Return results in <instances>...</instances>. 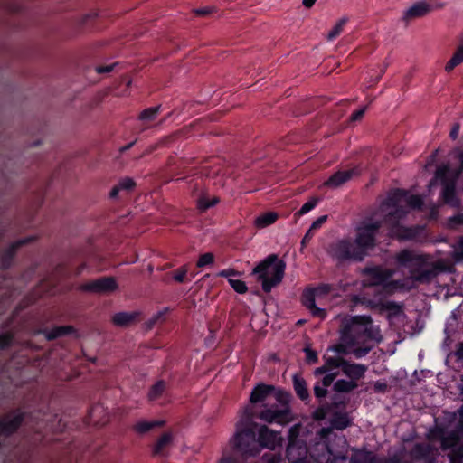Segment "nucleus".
Masks as SVG:
<instances>
[{"instance_id": "nucleus-1", "label": "nucleus", "mask_w": 463, "mask_h": 463, "mask_svg": "<svg viewBox=\"0 0 463 463\" xmlns=\"http://www.w3.org/2000/svg\"><path fill=\"white\" fill-rule=\"evenodd\" d=\"M340 340L355 345L352 354L356 359L366 356L376 345L383 341L379 326L374 325L370 315L348 316L339 326Z\"/></svg>"}, {"instance_id": "nucleus-2", "label": "nucleus", "mask_w": 463, "mask_h": 463, "mask_svg": "<svg viewBox=\"0 0 463 463\" xmlns=\"http://www.w3.org/2000/svg\"><path fill=\"white\" fill-rule=\"evenodd\" d=\"M269 398H274V403H263L262 409L255 418L269 423L287 425L294 420L290 402L292 394L283 389L277 388L272 384L263 383H258L251 391L250 395V402L257 404L264 402Z\"/></svg>"}, {"instance_id": "nucleus-3", "label": "nucleus", "mask_w": 463, "mask_h": 463, "mask_svg": "<svg viewBox=\"0 0 463 463\" xmlns=\"http://www.w3.org/2000/svg\"><path fill=\"white\" fill-rule=\"evenodd\" d=\"M254 419L253 410L245 408L241 419L236 423V432L230 441L233 452L245 458L260 454Z\"/></svg>"}, {"instance_id": "nucleus-4", "label": "nucleus", "mask_w": 463, "mask_h": 463, "mask_svg": "<svg viewBox=\"0 0 463 463\" xmlns=\"http://www.w3.org/2000/svg\"><path fill=\"white\" fill-rule=\"evenodd\" d=\"M400 267L409 269L410 277L420 284L430 283L438 274L436 269L427 268L429 258L410 250H402L395 257Z\"/></svg>"}, {"instance_id": "nucleus-5", "label": "nucleus", "mask_w": 463, "mask_h": 463, "mask_svg": "<svg viewBox=\"0 0 463 463\" xmlns=\"http://www.w3.org/2000/svg\"><path fill=\"white\" fill-rule=\"evenodd\" d=\"M285 269V261L279 260L276 254H270L253 269L252 274L261 282L263 291L269 293L281 282Z\"/></svg>"}, {"instance_id": "nucleus-6", "label": "nucleus", "mask_w": 463, "mask_h": 463, "mask_svg": "<svg viewBox=\"0 0 463 463\" xmlns=\"http://www.w3.org/2000/svg\"><path fill=\"white\" fill-rule=\"evenodd\" d=\"M404 196H406V192L397 189L387 198V204L394 208L393 211L387 214V221L398 223L399 221L405 216L406 212L402 207H399V203ZM393 232H395L396 236L401 240H412L417 235V232L414 228L405 227L399 224L394 225Z\"/></svg>"}, {"instance_id": "nucleus-7", "label": "nucleus", "mask_w": 463, "mask_h": 463, "mask_svg": "<svg viewBox=\"0 0 463 463\" xmlns=\"http://www.w3.org/2000/svg\"><path fill=\"white\" fill-rule=\"evenodd\" d=\"M458 173L451 175L450 167L448 165L439 166L435 173L436 178L440 181L442 202L452 208H458L461 205V201L457 194Z\"/></svg>"}, {"instance_id": "nucleus-8", "label": "nucleus", "mask_w": 463, "mask_h": 463, "mask_svg": "<svg viewBox=\"0 0 463 463\" xmlns=\"http://www.w3.org/2000/svg\"><path fill=\"white\" fill-rule=\"evenodd\" d=\"M382 227L379 221H364L357 228L356 237L353 242L356 250L362 252L363 260L368 255V251L376 246V235Z\"/></svg>"}, {"instance_id": "nucleus-9", "label": "nucleus", "mask_w": 463, "mask_h": 463, "mask_svg": "<svg viewBox=\"0 0 463 463\" xmlns=\"http://www.w3.org/2000/svg\"><path fill=\"white\" fill-rule=\"evenodd\" d=\"M328 254L338 265L364 260L362 252L356 250L354 243L350 238L332 242L328 248Z\"/></svg>"}, {"instance_id": "nucleus-10", "label": "nucleus", "mask_w": 463, "mask_h": 463, "mask_svg": "<svg viewBox=\"0 0 463 463\" xmlns=\"http://www.w3.org/2000/svg\"><path fill=\"white\" fill-rule=\"evenodd\" d=\"M458 412L460 418L453 430L449 431H446L444 428L437 430V435L440 439V448L443 451H447L449 448L456 445L463 449V406Z\"/></svg>"}, {"instance_id": "nucleus-11", "label": "nucleus", "mask_w": 463, "mask_h": 463, "mask_svg": "<svg viewBox=\"0 0 463 463\" xmlns=\"http://www.w3.org/2000/svg\"><path fill=\"white\" fill-rule=\"evenodd\" d=\"M363 277L365 278V283L369 286H383L384 288L391 285L389 282L393 276V271L389 269H383L382 266H366L362 270ZM393 284V282H392Z\"/></svg>"}, {"instance_id": "nucleus-12", "label": "nucleus", "mask_w": 463, "mask_h": 463, "mask_svg": "<svg viewBox=\"0 0 463 463\" xmlns=\"http://www.w3.org/2000/svg\"><path fill=\"white\" fill-rule=\"evenodd\" d=\"M260 449L262 448L275 450L278 448H282L283 438L279 432L271 430L267 426L263 425L260 428L257 436Z\"/></svg>"}, {"instance_id": "nucleus-13", "label": "nucleus", "mask_w": 463, "mask_h": 463, "mask_svg": "<svg viewBox=\"0 0 463 463\" xmlns=\"http://www.w3.org/2000/svg\"><path fill=\"white\" fill-rule=\"evenodd\" d=\"M80 288L86 292L110 293L118 288V284L112 277H101L80 285Z\"/></svg>"}, {"instance_id": "nucleus-14", "label": "nucleus", "mask_w": 463, "mask_h": 463, "mask_svg": "<svg viewBox=\"0 0 463 463\" xmlns=\"http://www.w3.org/2000/svg\"><path fill=\"white\" fill-rule=\"evenodd\" d=\"M35 240V237L29 236L12 242L0 255V269L7 270L11 268L17 250Z\"/></svg>"}, {"instance_id": "nucleus-15", "label": "nucleus", "mask_w": 463, "mask_h": 463, "mask_svg": "<svg viewBox=\"0 0 463 463\" xmlns=\"http://www.w3.org/2000/svg\"><path fill=\"white\" fill-rule=\"evenodd\" d=\"M308 449L305 441L288 444L286 449V458L289 463H310L308 458Z\"/></svg>"}, {"instance_id": "nucleus-16", "label": "nucleus", "mask_w": 463, "mask_h": 463, "mask_svg": "<svg viewBox=\"0 0 463 463\" xmlns=\"http://www.w3.org/2000/svg\"><path fill=\"white\" fill-rule=\"evenodd\" d=\"M361 173L362 167L359 165H356L351 169L337 171L325 182V185L332 188H336L349 181L354 176L360 175Z\"/></svg>"}, {"instance_id": "nucleus-17", "label": "nucleus", "mask_w": 463, "mask_h": 463, "mask_svg": "<svg viewBox=\"0 0 463 463\" xmlns=\"http://www.w3.org/2000/svg\"><path fill=\"white\" fill-rule=\"evenodd\" d=\"M316 298L317 295L315 293V290H313L312 288H306L301 296L302 305L309 310L313 317H318L320 319H325L327 313L326 309L317 307Z\"/></svg>"}, {"instance_id": "nucleus-18", "label": "nucleus", "mask_w": 463, "mask_h": 463, "mask_svg": "<svg viewBox=\"0 0 463 463\" xmlns=\"http://www.w3.org/2000/svg\"><path fill=\"white\" fill-rule=\"evenodd\" d=\"M432 5L425 1L414 3L406 9L402 14V21L409 23L411 20L423 17L432 11Z\"/></svg>"}, {"instance_id": "nucleus-19", "label": "nucleus", "mask_w": 463, "mask_h": 463, "mask_svg": "<svg viewBox=\"0 0 463 463\" xmlns=\"http://www.w3.org/2000/svg\"><path fill=\"white\" fill-rule=\"evenodd\" d=\"M325 363L322 366L317 367L314 371L315 376H320L326 373H334L333 371L338 368L343 369L344 363L345 361V358L340 356L335 357H326L324 356Z\"/></svg>"}, {"instance_id": "nucleus-20", "label": "nucleus", "mask_w": 463, "mask_h": 463, "mask_svg": "<svg viewBox=\"0 0 463 463\" xmlns=\"http://www.w3.org/2000/svg\"><path fill=\"white\" fill-rule=\"evenodd\" d=\"M367 371V366L361 364L350 363L345 361L342 372L351 379V381H358L364 376Z\"/></svg>"}, {"instance_id": "nucleus-21", "label": "nucleus", "mask_w": 463, "mask_h": 463, "mask_svg": "<svg viewBox=\"0 0 463 463\" xmlns=\"http://www.w3.org/2000/svg\"><path fill=\"white\" fill-rule=\"evenodd\" d=\"M292 383L297 396L299 400L307 404L310 402L311 397L306 380L301 375L294 374Z\"/></svg>"}, {"instance_id": "nucleus-22", "label": "nucleus", "mask_w": 463, "mask_h": 463, "mask_svg": "<svg viewBox=\"0 0 463 463\" xmlns=\"http://www.w3.org/2000/svg\"><path fill=\"white\" fill-rule=\"evenodd\" d=\"M432 452V448L428 443H416L410 451L411 458L415 461L427 460Z\"/></svg>"}, {"instance_id": "nucleus-23", "label": "nucleus", "mask_w": 463, "mask_h": 463, "mask_svg": "<svg viewBox=\"0 0 463 463\" xmlns=\"http://www.w3.org/2000/svg\"><path fill=\"white\" fill-rule=\"evenodd\" d=\"M352 424V420L346 412L335 411L330 419V427L333 430H343Z\"/></svg>"}, {"instance_id": "nucleus-24", "label": "nucleus", "mask_w": 463, "mask_h": 463, "mask_svg": "<svg viewBox=\"0 0 463 463\" xmlns=\"http://www.w3.org/2000/svg\"><path fill=\"white\" fill-rule=\"evenodd\" d=\"M174 441V436L172 432L166 431L161 435V437L155 443L152 454L153 456H165V449L169 447Z\"/></svg>"}, {"instance_id": "nucleus-25", "label": "nucleus", "mask_w": 463, "mask_h": 463, "mask_svg": "<svg viewBox=\"0 0 463 463\" xmlns=\"http://www.w3.org/2000/svg\"><path fill=\"white\" fill-rule=\"evenodd\" d=\"M340 406L345 407V402L336 401H334L330 403L321 402L319 403V406L315 410L313 417L317 420H323L326 417L328 412H330L334 409H338Z\"/></svg>"}, {"instance_id": "nucleus-26", "label": "nucleus", "mask_w": 463, "mask_h": 463, "mask_svg": "<svg viewBox=\"0 0 463 463\" xmlns=\"http://www.w3.org/2000/svg\"><path fill=\"white\" fill-rule=\"evenodd\" d=\"M138 316V312H118L112 317V323L117 326L127 327L134 323Z\"/></svg>"}, {"instance_id": "nucleus-27", "label": "nucleus", "mask_w": 463, "mask_h": 463, "mask_svg": "<svg viewBox=\"0 0 463 463\" xmlns=\"http://www.w3.org/2000/svg\"><path fill=\"white\" fill-rule=\"evenodd\" d=\"M74 332L75 328L72 326H54L52 329H44L43 333L47 340L52 341Z\"/></svg>"}, {"instance_id": "nucleus-28", "label": "nucleus", "mask_w": 463, "mask_h": 463, "mask_svg": "<svg viewBox=\"0 0 463 463\" xmlns=\"http://www.w3.org/2000/svg\"><path fill=\"white\" fill-rule=\"evenodd\" d=\"M136 186L135 181L130 177H125L121 179L118 184H116L109 192V197L116 199L120 192H126L127 194L131 192Z\"/></svg>"}, {"instance_id": "nucleus-29", "label": "nucleus", "mask_w": 463, "mask_h": 463, "mask_svg": "<svg viewBox=\"0 0 463 463\" xmlns=\"http://www.w3.org/2000/svg\"><path fill=\"white\" fill-rule=\"evenodd\" d=\"M165 425L163 420H156L152 421L139 420L133 426V430L140 435L146 434L154 428H161Z\"/></svg>"}, {"instance_id": "nucleus-30", "label": "nucleus", "mask_w": 463, "mask_h": 463, "mask_svg": "<svg viewBox=\"0 0 463 463\" xmlns=\"http://www.w3.org/2000/svg\"><path fill=\"white\" fill-rule=\"evenodd\" d=\"M161 105L150 107L142 110L138 116V119L143 124H148L156 120L158 114L161 112Z\"/></svg>"}, {"instance_id": "nucleus-31", "label": "nucleus", "mask_w": 463, "mask_h": 463, "mask_svg": "<svg viewBox=\"0 0 463 463\" xmlns=\"http://www.w3.org/2000/svg\"><path fill=\"white\" fill-rule=\"evenodd\" d=\"M463 62V40L458 46L456 52L445 65L447 72L452 71L458 65Z\"/></svg>"}, {"instance_id": "nucleus-32", "label": "nucleus", "mask_w": 463, "mask_h": 463, "mask_svg": "<svg viewBox=\"0 0 463 463\" xmlns=\"http://www.w3.org/2000/svg\"><path fill=\"white\" fill-rule=\"evenodd\" d=\"M188 271H189L188 266L187 265H183L180 268H178V269L169 272L167 274V276H171V278L175 282L185 283V282L191 281L192 279L194 277V275L193 274L191 276V278H188V276H187Z\"/></svg>"}, {"instance_id": "nucleus-33", "label": "nucleus", "mask_w": 463, "mask_h": 463, "mask_svg": "<svg viewBox=\"0 0 463 463\" xmlns=\"http://www.w3.org/2000/svg\"><path fill=\"white\" fill-rule=\"evenodd\" d=\"M377 462V458L375 456L372 454L371 451L362 450L356 451L350 458V463H373Z\"/></svg>"}, {"instance_id": "nucleus-34", "label": "nucleus", "mask_w": 463, "mask_h": 463, "mask_svg": "<svg viewBox=\"0 0 463 463\" xmlns=\"http://www.w3.org/2000/svg\"><path fill=\"white\" fill-rule=\"evenodd\" d=\"M166 383L164 380H159L153 384L147 393V398L149 401H156L159 397L162 396L164 392L165 391Z\"/></svg>"}, {"instance_id": "nucleus-35", "label": "nucleus", "mask_w": 463, "mask_h": 463, "mask_svg": "<svg viewBox=\"0 0 463 463\" xmlns=\"http://www.w3.org/2000/svg\"><path fill=\"white\" fill-rule=\"evenodd\" d=\"M357 387V383L354 381H347L340 379L335 382L334 390L336 392H350Z\"/></svg>"}, {"instance_id": "nucleus-36", "label": "nucleus", "mask_w": 463, "mask_h": 463, "mask_svg": "<svg viewBox=\"0 0 463 463\" xmlns=\"http://www.w3.org/2000/svg\"><path fill=\"white\" fill-rule=\"evenodd\" d=\"M278 219V214L274 212L265 213L257 217L255 223L259 228H265L274 223Z\"/></svg>"}, {"instance_id": "nucleus-37", "label": "nucleus", "mask_w": 463, "mask_h": 463, "mask_svg": "<svg viewBox=\"0 0 463 463\" xmlns=\"http://www.w3.org/2000/svg\"><path fill=\"white\" fill-rule=\"evenodd\" d=\"M448 458L449 463H463V449L458 445L449 448Z\"/></svg>"}, {"instance_id": "nucleus-38", "label": "nucleus", "mask_w": 463, "mask_h": 463, "mask_svg": "<svg viewBox=\"0 0 463 463\" xmlns=\"http://www.w3.org/2000/svg\"><path fill=\"white\" fill-rule=\"evenodd\" d=\"M218 203H219V198L218 197H213L212 199H210V198H208L205 195H202L197 200V207H198V209L201 212H205L209 208H211V207L214 206L215 204H217Z\"/></svg>"}, {"instance_id": "nucleus-39", "label": "nucleus", "mask_w": 463, "mask_h": 463, "mask_svg": "<svg viewBox=\"0 0 463 463\" xmlns=\"http://www.w3.org/2000/svg\"><path fill=\"white\" fill-rule=\"evenodd\" d=\"M447 226L450 230H458L460 226H463V212H459L449 217Z\"/></svg>"}, {"instance_id": "nucleus-40", "label": "nucleus", "mask_w": 463, "mask_h": 463, "mask_svg": "<svg viewBox=\"0 0 463 463\" xmlns=\"http://www.w3.org/2000/svg\"><path fill=\"white\" fill-rule=\"evenodd\" d=\"M350 348H355V345H351L345 341H341L337 345H333L330 349H332L334 352L339 354H352V350Z\"/></svg>"}, {"instance_id": "nucleus-41", "label": "nucleus", "mask_w": 463, "mask_h": 463, "mask_svg": "<svg viewBox=\"0 0 463 463\" xmlns=\"http://www.w3.org/2000/svg\"><path fill=\"white\" fill-rule=\"evenodd\" d=\"M346 21L347 20L345 18H342L336 23V24L332 28V30L327 34V39L329 41H333L341 33L345 24H346Z\"/></svg>"}, {"instance_id": "nucleus-42", "label": "nucleus", "mask_w": 463, "mask_h": 463, "mask_svg": "<svg viewBox=\"0 0 463 463\" xmlns=\"http://www.w3.org/2000/svg\"><path fill=\"white\" fill-rule=\"evenodd\" d=\"M317 198H311L301 206V208L296 213V215L302 216L307 214L317 206Z\"/></svg>"}, {"instance_id": "nucleus-43", "label": "nucleus", "mask_w": 463, "mask_h": 463, "mask_svg": "<svg viewBox=\"0 0 463 463\" xmlns=\"http://www.w3.org/2000/svg\"><path fill=\"white\" fill-rule=\"evenodd\" d=\"M214 262V255L212 252H206L200 255L196 266L198 268H204L206 266L212 265Z\"/></svg>"}, {"instance_id": "nucleus-44", "label": "nucleus", "mask_w": 463, "mask_h": 463, "mask_svg": "<svg viewBox=\"0 0 463 463\" xmlns=\"http://www.w3.org/2000/svg\"><path fill=\"white\" fill-rule=\"evenodd\" d=\"M407 205L412 209H421L423 206V200L420 195L411 194L409 196H405Z\"/></svg>"}, {"instance_id": "nucleus-45", "label": "nucleus", "mask_w": 463, "mask_h": 463, "mask_svg": "<svg viewBox=\"0 0 463 463\" xmlns=\"http://www.w3.org/2000/svg\"><path fill=\"white\" fill-rule=\"evenodd\" d=\"M314 395L316 399L318 401V403L324 402L323 399L326 397L328 394L327 388L320 385V382H317L314 385Z\"/></svg>"}, {"instance_id": "nucleus-46", "label": "nucleus", "mask_w": 463, "mask_h": 463, "mask_svg": "<svg viewBox=\"0 0 463 463\" xmlns=\"http://www.w3.org/2000/svg\"><path fill=\"white\" fill-rule=\"evenodd\" d=\"M229 284L231 287L239 294H244L248 291V287L246 283L240 279H229Z\"/></svg>"}, {"instance_id": "nucleus-47", "label": "nucleus", "mask_w": 463, "mask_h": 463, "mask_svg": "<svg viewBox=\"0 0 463 463\" xmlns=\"http://www.w3.org/2000/svg\"><path fill=\"white\" fill-rule=\"evenodd\" d=\"M311 288L315 290L317 297H324L334 290V286L331 284L321 283L317 287Z\"/></svg>"}, {"instance_id": "nucleus-48", "label": "nucleus", "mask_w": 463, "mask_h": 463, "mask_svg": "<svg viewBox=\"0 0 463 463\" xmlns=\"http://www.w3.org/2000/svg\"><path fill=\"white\" fill-rule=\"evenodd\" d=\"M14 341V335L11 333L0 335V349L5 350L10 347Z\"/></svg>"}, {"instance_id": "nucleus-49", "label": "nucleus", "mask_w": 463, "mask_h": 463, "mask_svg": "<svg viewBox=\"0 0 463 463\" xmlns=\"http://www.w3.org/2000/svg\"><path fill=\"white\" fill-rule=\"evenodd\" d=\"M298 435H299V425L296 424V425L292 426L288 430V444L303 441L302 439H298Z\"/></svg>"}, {"instance_id": "nucleus-50", "label": "nucleus", "mask_w": 463, "mask_h": 463, "mask_svg": "<svg viewBox=\"0 0 463 463\" xmlns=\"http://www.w3.org/2000/svg\"><path fill=\"white\" fill-rule=\"evenodd\" d=\"M339 373H326L323 375V378L319 381L320 385L327 388L329 387L338 376Z\"/></svg>"}, {"instance_id": "nucleus-51", "label": "nucleus", "mask_w": 463, "mask_h": 463, "mask_svg": "<svg viewBox=\"0 0 463 463\" xmlns=\"http://www.w3.org/2000/svg\"><path fill=\"white\" fill-rule=\"evenodd\" d=\"M304 352L306 354V361L307 364H312L318 361L317 353L315 350L309 347H305Z\"/></svg>"}, {"instance_id": "nucleus-52", "label": "nucleus", "mask_w": 463, "mask_h": 463, "mask_svg": "<svg viewBox=\"0 0 463 463\" xmlns=\"http://www.w3.org/2000/svg\"><path fill=\"white\" fill-rule=\"evenodd\" d=\"M263 459L266 461V463H281L282 456L279 452H269L263 455Z\"/></svg>"}, {"instance_id": "nucleus-53", "label": "nucleus", "mask_w": 463, "mask_h": 463, "mask_svg": "<svg viewBox=\"0 0 463 463\" xmlns=\"http://www.w3.org/2000/svg\"><path fill=\"white\" fill-rule=\"evenodd\" d=\"M326 220L327 215H322L318 217L316 221L312 222L309 229L315 232L317 230L321 228V226L326 222Z\"/></svg>"}, {"instance_id": "nucleus-54", "label": "nucleus", "mask_w": 463, "mask_h": 463, "mask_svg": "<svg viewBox=\"0 0 463 463\" xmlns=\"http://www.w3.org/2000/svg\"><path fill=\"white\" fill-rule=\"evenodd\" d=\"M314 234H315V232L313 231H311L310 229H308L307 232L305 233V235L303 236V238L301 240V250H300L301 251L310 242Z\"/></svg>"}, {"instance_id": "nucleus-55", "label": "nucleus", "mask_w": 463, "mask_h": 463, "mask_svg": "<svg viewBox=\"0 0 463 463\" xmlns=\"http://www.w3.org/2000/svg\"><path fill=\"white\" fill-rule=\"evenodd\" d=\"M214 10L215 9L213 7H203V8L195 9L194 12L196 15L207 16V15L211 14L212 13H213Z\"/></svg>"}, {"instance_id": "nucleus-56", "label": "nucleus", "mask_w": 463, "mask_h": 463, "mask_svg": "<svg viewBox=\"0 0 463 463\" xmlns=\"http://www.w3.org/2000/svg\"><path fill=\"white\" fill-rule=\"evenodd\" d=\"M365 110H366V107H364L362 109H359L354 111L350 117V119L352 121L360 120L364 117Z\"/></svg>"}, {"instance_id": "nucleus-57", "label": "nucleus", "mask_w": 463, "mask_h": 463, "mask_svg": "<svg viewBox=\"0 0 463 463\" xmlns=\"http://www.w3.org/2000/svg\"><path fill=\"white\" fill-rule=\"evenodd\" d=\"M459 130H460V125L459 123H455L451 129H450V132H449V137L452 139V140H456L458 137V133H459Z\"/></svg>"}, {"instance_id": "nucleus-58", "label": "nucleus", "mask_w": 463, "mask_h": 463, "mask_svg": "<svg viewBox=\"0 0 463 463\" xmlns=\"http://www.w3.org/2000/svg\"><path fill=\"white\" fill-rule=\"evenodd\" d=\"M218 275L222 278H229L231 276L238 275V272L233 269H225L221 270Z\"/></svg>"}, {"instance_id": "nucleus-59", "label": "nucleus", "mask_w": 463, "mask_h": 463, "mask_svg": "<svg viewBox=\"0 0 463 463\" xmlns=\"http://www.w3.org/2000/svg\"><path fill=\"white\" fill-rule=\"evenodd\" d=\"M382 463H402V458L398 454L391 456L389 458L382 460Z\"/></svg>"}, {"instance_id": "nucleus-60", "label": "nucleus", "mask_w": 463, "mask_h": 463, "mask_svg": "<svg viewBox=\"0 0 463 463\" xmlns=\"http://www.w3.org/2000/svg\"><path fill=\"white\" fill-rule=\"evenodd\" d=\"M458 159L460 161V166L456 168V169H451L450 168V174L453 175L454 173H458V176H460V175L462 174L463 172V151L460 152L459 156H458Z\"/></svg>"}, {"instance_id": "nucleus-61", "label": "nucleus", "mask_w": 463, "mask_h": 463, "mask_svg": "<svg viewBox=\"0 0 463 463\" xmlns=\"http://www.w3.org/2000/svg\"><path fill=\"white\" fill-rule=\"evenodd\" d=\"M115 64H112V65H106V66H99L97 68V72L98 73H107V72H110L113 71V68H114Z\"/></svg>"}, {"instance_id": "nucleus-62", "label": "nucleus", "mask_w": 463, "mask_h": 463, "mask_svg": "<svg viewBox=\"0 0 463 463\" xmlns=\"http://www.w3.org/2000/svg\"><path fill=\"white\" fill-rule=\"evenodd\" d=\"M97 15H98L97 13H90V14H85L82 18L81 24L83 25L87 24L89 23V21L94 20L97 17Z\"/></svg>"}, {"instance_id": "nucleus-63", "label": "nucleus", "mask_w": 463, "mask_h": 463, "mask_svg": "<svg viewBox=\"0 0 463 463\" xmlns=\"http://www.w3.org/2000/svg\"><path fill=\"white\" fill-rule=\"evenodd\" d=\"M386 308L395 312H398L401 309L400 306L395 302H388L386 305Z\"/></svg>"}, {"instance_id": "nucleus-64", "label": "nucleus", "mask_w": 463, "mask_h": 463, "mask_svg": "<svg viewBox=\"0 0 463 463\" xmlns=\"http://www.w3.org/2000/svg\"><path fill=\"white\" fill-rule=\"evenodd\" d=\"M220 463H238L232 457H224L221 459Z\"/></svg>"}]
</instances>
